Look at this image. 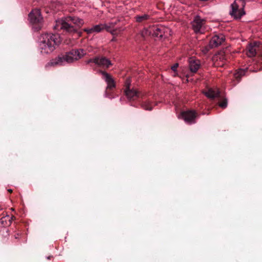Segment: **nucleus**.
Returning <instances> with one entry per match:
<instances>
[{
    "label": "nucleus",
    "instance_id": "aec40b11",
    "mask_svg": "<svg viewBox=\"0 0 262 262\" xmlns=\"http://www.w3.org/2000/svg\"><path fill=\"white\" fill-rule=\"evenodd\" d=\"M105 27L107 31L110 32L113 35H117L119 33L123 31V29L120 28L112 29L109 26H106Z\"/></svg>",
    "mask_w": 262,
    "mask_h": 262
},
{
    "label": "nucleus",
    "instance_id": "4468645a",
    "mask_svg": "<svg viewBox=\"0 0 262 262\" xmlns=\"http://www.w3.org/2000/svg\"><path fill=\"white\" fill-rule=\"evenodd\" d=\"M189 67L191 72H196L200 67V61L199 60H195L192 58H190L189 61Z\"/></svg>",
    "mask_w": 262,
    "mask_h": 262
},
{
    "label": "nucleus",
    "instance_id": "a211bd4d",
    "mask_svg": "<svg viewBox=\"0 0 262 262\" xmlns=\"http://www.w3.org/2000/svg\"><path fill=\"white\" fill-rule=\"evenodd\" d=\"M150 15L147 14H142L135 16V18L137 23H144L150 19Z\"/></svg>",
    "mask_w": 262,
    "mask_h": 262
},
{
    "label": "nucleus",
    "instance_id": "423d86ee",
    "mask_svg": "<svg viewBox=\"0 0 262 262\" xmlns=\"http://www.w3.org/2000/svg\"><path fill=\"white\" fill-rule=\"evenodd\" d=\"M86 64L94 63L99 67L103 68H108L112 63L110 60L104 56H96L94 58H90L86 61Z\"/></svg>",
    "mask_w": 262,
    "mask_h": 262
},
{
    "label": "nucleus",
    "instance_id": "f257e3e1",
    "mask_svg": "<svg viewBox=\"0 0 262 262\" xmlns=\"http://www.w3.org/2000/svg\"><path fill=\"white\" fill-rule=\"evenodd\" d=\"M83 24V19L76 16H68L56 20L54 29L72 34L77 32Z\"/></svg>",
    "mask_w": 262,
    "mask_h": 262
},
{
    "label": "nucleus",
    "instance_id": "f03ea898",
    "mask_svg": "<svg viewBox=\"0 0 262 262\" xmlns=\"http://www.w3.org/2000/svg\"><path fill=\"white\" fill-rule=\"evenodd\" d=\"M86 54L85 51L82 49H72L65 54H61L48 62L45 68L56 66H63L66 63H73L81 58Z\"/></svg>",
    "mask_w": 262,
    "mask_h": 262
},
{
    "label": "nucleus",
    "instance_id": "20e7f679",
    "mask_svg": "<svg viewBox=\"0 0 262 262\" xmlns=\"http://www.w3.org/2000/svg\"><path fill=\"white\" fill-rule=\"evenodd\" d=\"M242 0H236L230 6V15L234 19H240L245 14Z\"/></svg>",
    "mask_w": 262,
    "mask_h": 262
},
{
    "label": "nucleus",
    "instance_id": "6ab92c4d",
    "mask_svg": "<svg viewBox=\"0 0 262 262\" xmlns=\"http://www.w3.org/2000/svg\"><path fill=\"white\" fill-rule=\"evenodd\" d=\"M247 71V69H238L234 74V77L235 79H236L238 82L241 80V78L245 75L246 72Z\"/></svg>",
    "mask_w": 262,
    "mask_h": 262
},
{
    "label": "nucleus",
    "instance_id": "412c9836",
    "mask_svg": "<svg viewBox=\"0 0 262 262\" xmlns=\"http://www.w3.org/2000/svg\"><path fill=\"white\" fill-rule=\"evenodd\" d=\"M141 35L143 37L148 35H151V27L143 29L141 32Z\"/></svg>",
    "mask_w": 262,
    "mask_h": 262
},
{
    "label": "nucleus",
    "instance_id": "b1692460",
    "mask_svg": "<svg viewBox=\"0 0 262 262\" xmlns=\"http://www.w3.org/2000/svg\"><path fill=\"white\" fill-rule=\"evenodd\" d=\"M5 219V217H3L1 219L2 222H4V220Z\"/></svg>",
    "mask_w": 262,
    "mask_h": 262
},
{
    "label": "nucleus",
    "instance_id": "39448f33",
    "mask_svg": "<svg viewBox=\"0 0 262 262\" xmlns=\"http://www.w3.org/2000/svg\"><path fill=\"white\" fill-rule=\"evenodd\" d=\"M171 30L169 28L162 25H157L151 27V36L160 39L165 38L170 35Z\"/></svg>",
    "mask_w": 262,
    "mask_h": 262
},
{
    "label": "nucleus",
    "instance_id": "0eeeda50",
    "mask_svg": "<svg viewBox=\"0 0 262 262\" xmlns=\"http://www.w3.org/2000/svg\"><path fill=\"white\" fill-rule=\"evenodd\" d=\"M181 118L188 124L195 123L196 113L193 111H188L183 112L181 114Z\"/></svg>",
    "mask_w": 262,
    "mask_h": 262
},
{
    "label": "nucleus",
    "instance_id": "5701e85b",
    "mask_svg": "<svg viewBox=\"0 0 262 262\" xmlns=\"http://www.w3.org/2000/svg\"><path fill=\"white\" fill-rule=\"evenodd\" d=\"M178 66H179L178 63H175L174 65H173L171 67V70L172 71H173L174 72H176L177 68L178 67Z\"/></svg>",
    "mask_w": 262,
    "mask_h": 262
},
{
    "label": "nucleus",
    "instance_id": "1a4fd4ad",
    "mask_svg": "<svg viewBox=\"0 0 262 262\" xmlns=\"http://www.w3.org/2000/svg\"><path fill=\"white\" fill-rule=\"evenodd\" d=\"M29 17L31 23L34 24H40L42 20L40 11L37 9L32 10L29 14Z\"/></svg>",
    "mask_w": 262,
    "mask_h": 262
},
{
    "label": "nucleus",
    "instance_id": "f8f14e48",
    "mask_svg": "<svg viewBox=\"0 0 262 262\" xmlns=\"http://www.w3.org/2000/svg\"><path fill=\"white\" fill-rule=\"evenodd\" d=\"M100 72L103 75V79L107 83V88L109 89H112V88H115V84L112 77L105 71H100Z\"/></svg>",
    "mask_w": 262,
    "mask_h": 262
},
{
    "label": "nucleus",
    "instance_id": "2eb2a0df",
    "mask_svg": "<svg viewBox=\"0 0 262 262\" xmlns=\"http://www.w3.org/2000/svg\"><path fill=\"white\" fill-rule=\"evenodd\" d=\"M205 96L210 99H214L215 98L220 97V92L218 90L210 89L207 91L204 92Z\"/></svg>",
    "mask_w": 262,
    "mask_h": 262
},
{
    "label": "nucleus",
    "instance_id": "6e6552de",
    "mask_svg": "<svg viewBox=\"0 0 262 262\" xmlns=\"http://www.w3.org/2000/svg\"><path fill=\"white\" fill-rule=\"evenodd\" d=\"M205 20L201 18L200 16H196L193 20L191 23L192 28L194 31L196 33H202V27L205 24Z\"/></svg>",
    "mask_w": 262,
    "mask_h": 262
},
{
    "label": "nucleus",
    "instance_id": "dca6fc26",
    "mask_svg": "<svg viewBox=\"0 0 262 262\" xmlns=\"http://www.w3.org/2000/svg\"><path fill=\"white\" fill-rule=\"evenodd\" d=\"M104 29L103 25H97L93 26L91 28H85L83 31L88 34H91L94 32L99 33Z\"/></svg>",
    "mask_w": 262,
    "mask_h": 262
},
{
    "label": "nucleus",
    "instance_id": "7ed1b4c3",
    "mask_svg": "<svg viewBox=\"0 0 262 262\" xmlns=\"http://www.w3.org/2000/svg\"><path fill=\"white\" fill-rule=\"evenodd\" d=\"M42 40L40 44L41 52L43 54L52 53L61 42L58 34L45 33L42 35Z\"/></svg>",
    "mask_w": 262,
    "mask_h": 262
},
{
    "label": "nucleus",
    "instance_id": "f3484780",
    "mask_svg": "<svg viewBox=\"0 0 262 262\" xmlns=\"http://www.w3.org/2000/svg\"><path fill=\"white\" fill-rule=\"evenodd\" d=\"M152 102L149 100L142 101L141 102V107L146 111H151L153 108Z\"/></svg>",
    "mask_w": 262,
    "mask_h": 262
},
{
    "label": "nucleus",
    "instance_id": "9d476101",
    "mask_svg": "<svg viewBox=\"0 0 262 262\" xmlns=\"http://www.w3.org/2000/svg\"><path fill=\"white\" fill-rule=\"evenodd\" d=\"M225 40V37L223 34L215 35L211 38L209 42V47L211 48H216L221 45Z\"/></svg>",
    "mask_w": 262,
    "mask_h": 262
},
{
    "label": "nucleus",
    "instance_id": "9b49d317",
    "mask_svg": "<svg viewBox=\"0 0 262 262\" xmlns=\"http://www.w3.org/2000/svg\"><path fill=\"white\" fill-rule=\"evenodd\" d=\"M259 42H254L250 43L247 48V54L249 57H252L256 55L257 51L259 48Z\"/></svg>",
    "mask_w": 262,
    "mask_h": 262
},
{
    "label": "nucleus",
    "instance_id": "ddd939ff",
    "mask_svg": "<svg viewBox=\"0 0 262 262\" xmlns=\"http://www.w3.org/2000/svg\"><path fill=\"white\" fill-rule=\"evenodd\" d=\"M125 93L127 98L130 100H134L139 97L138 92L134 89H130L129 84L125 89Z\"/></svg>",
    "mask_w": 262,
    "mask_h": 262
},
{
    "label": "nucleus",
    "instance_id": "393cba45",
    "mask_svg": "<svg viewBox=\"0 0 262 262\" xmlns=\"http://www.w3.org/2000/svg\"><path fill=\"white\" fill-rule=\"evenodd\" d=\"M8 191L9 192H12V189H8Z\"/></svg>",
    "mask_w": 262,
    "mask_h": 262
},
{
    "label": "nucleus",
    "instance_id": "4be33fe9",
    "mask_svg": "<svg viewBox=\"0 0 262 262\" xmlns=\"http://www.w3.org/2000/svg\"><path fill=\"white\" fill-rule=\"evenodd\" d=\"M219 106L223 108H226L227 106V99L224 98L223 101L219 103Z\"/></svg>",
    "mask_w": 262,
    "mask_h": 262
}]
</instances>
